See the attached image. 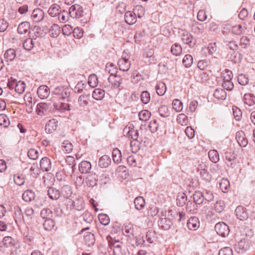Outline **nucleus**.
<instances>
[{"instance_id": "57", "label": "nucleus", "mask_w": 255, "mask_h": 255, "mask_svg": "<svg viewBox=\"0 0 255 255\" xmlns=\"http://www.w3.org/2000/svg\"><path fill=\"white\" fill-rule=\"evenodd\" d=\"M14 210L15 221H21L23 219V216L20 208L19 206H16L14 207Z\"/></svg>"}, {"instance_id": "44", "label": "nucleus", "mask_w": 255, "mask_h": 255, "mask_svg": "<svg viewBox=\"0 0 255 255\" xmlns=\"http://www.w3.org/2000/svg\"><path fill=\"white\" fill-rule=\"evenodd\" d=\"M105 70L110 74V76L116 75L118 72L117 68L112 63L107 64Z\"/></svg>"}, {"instance_id": "38", "label": "nucleus", "mask_w": 255, "mask_h": 255, "mask_svg": "<svg viewBox=\"0 0 255 255\" xmlns=\"http://www.w3.org/2000/svg\"><path fill=\"white\" fill-rule=\"evenodd\" d=\"M197 205L194 202L189 200L187 201L185 208L187 212L194 214L195 213V211L197 209Z\"/></svg>"}, {"instance_id": "20", "label": "nucleus", "mask_w": 255, "mask_h": 255, "mask_svg": "<svg viewBox=\"0 0 255 255\" xmlns=\"http://www.w3.org/2000/svg\"><path fill=\"white\" fill-rule=\"evenodd\" d=\"M226 164L229 167L234 168L236 164V157L234 155H231L230 153H226Z\"/></svg>"}, {"instance_id": "62", "label": "nucleus", "mask_w": 255, "mask_h": 255, "mask_svg": "<svg viewBox=\"0 0 255 255\" xmlns=\"http://www.w3.org/2000/svg\"><path fill=\"white\" fill-rule=\"evenodd\" d=\"M9 121L7 117L4 114H0V125L4 127H7L9 125Z\"/></svg>"}, {"instance_id": "47", "label": "nucleus", "mask_w": 255, "mask_h": 255, "mask_svg": "<svg viewBox=\"0 0 255 255\" xmlns=\"http://www.w3.org/2000/svg\"><path fill=\"white\" fill-rule=\"evenodd\" d=\"M246 29V28L245 26L238 24L233 26L232 31L236 35H240L244 32Z\"/></svg>"}, {"instance_id": "31", "label": "nucleus", "mask_w": 255, "mask_h": 255, "mask_svg": "<svg viewBox=\"0 0 255 255\" xmlns=\"http://www.w3.org/2000/svg\"><path fill=\"white\" fill-rule=\"evenodd\" d=\"M60 6L57 4H54L49 8V15L52 17L56 16L60 14Z\"/></svg>"}, {"instance_id": "40", "label": "nucleus", "mask_w": 255, "mask_h": 255, "mask_svg": "<svg viewBox=\"0 0 255 255\" xmlns=\"http://www.w3.org/2000/svg\"><path fill=\"white\" fill-rule=\"evenodd\" d=\"M187 201V196L185 194L182 193L181 194H179L176 198L177 205L178 206L182 207L183 206Z\"/></svg>"}, {"instance_id": "52", "label": "nucleus", "mask_w": 255, "mask_h": 255, "mask_svg": "<svg viewBox=\"0 0 255 255\" xmlns=\"http://www.w3.org/2000/svg\"><path fill=\"white\" fill-rule=\"evenodd\" d=\"M25 88V84L24 82L19 81L15 85V91L18 94H22L24 92Z\"/></svg>"}, {"instance_id": "7", "label": "nucleus", "mask_w": 255, "mask_h": 255, "mask_svg": "<svg viewBox=\"0 0 255 255\" xmlns=\"http://www.w3.org/2000/svg\"><path fill=\"white\" fill-rule=\"evenodd\" d=\"M44 13L40 8L34 9L31 14V18L33 22H39L44 18Z\"/></svg>"}, {"instance_id": "33", "label": "nucleus", "mask_w": 255, "mask_h": 255, "mask_svg": "<svg viewBox=\"0 0 255 255\" xmlns=\"http://www.w3.org/2000/svg\"><path fill=\"white\" fill-rule=\"evenodd\" d=\"M210 160L213 163H216L219 160V154L215 149L210 150L208 153Z\"/></svg>"}, {"instance_id": "48", "label": "nucleus", "mask_w": 255, "mask_h": 255, "mask_svg": "<svg viewBox=\"0 0 255 255\" xmlns=\"http://www.w3.org/2000/svg\"><path fill=\"white\" fill-rule=\"evenodd\" d=\"M73 146L69 141L66 140L62 142L61 148L66 153H70L73 149Z\"/></svg>"}, {"instance_id": "10", "label": "nucleus", "mask_w": 255, "mask_h": 255, "mask_svg": "<svg viewBox=\"0 0 255 255\" xmlns=\"http://www.w3.org/2000/svg\"><path fill=\"white\" fill-rule=\"evenodd\" d=\"M236 138L239 144L242 147H245L248 144V140L245 137V134L243 131H238L236 133Z\"/></svg>"}, {"instance_id": "61", "label": "nucleus", "mask_w": 255, "mask_h": 255, "mask_svg": "<svg viewBox=\"0 0 255 255\" xmlns=\"http://www.w3.org/2000/svg\"><path fill=\"white\" fill-rule=\"evenodd\" d=\"M86 243L89 246L93 245L95 243V237L94 234L89 233L84 238Z\"/></svg>"}, {"instance_id": "29", "label": "nucleus", "mask_w": 255, "mask_h": 255, "mask_svg": "<svg viewBox=\"0 0 255 255\" xmlns=\"http://www.w3.org/2000/svg\"><path fill=\"white\" fill-rule=\"evenodd\" d=\"M35 198V193L31 190H27L22 194V199L25 202H30Z\"/></svg>"}, {"instance_id": "60", "label": "nucleus", "mask_w": 255, "mask_h": 255, "mask_svg": "<svg viewBox=\"0 0 255 255\" xmlns=\"http://www.w3.org/2000/svg\"><path fill=\"white\" fill-rule=\"evenodd\" d=\"M215 210L218 213H221L225 208V205L224 201L220 200L216 202L215 204Z\"/></svg>"}, {"instance_id": "45", "label": "nucleus", "mask_w": 255, "mask_h": 255, "mask_svg": "<svg viewBox=\"0 0 255 255\" xmlns=\"http://www.w3.org/2000/svg\"><path fill=\"white\" fill-rule=\"evenodd\" d=\"M48 28L46 25L38 27L37 28L35 35L38 37H43L46 36Z\"/></svg>"}, {"instance_id": "9", "label": "nucleus", "mask_w": 255, "mask_h": 255, "mask_svg": "<svg viewBox=\"0 0 255 255\" xmlns=\"http://www.w3.org/2000/svg\"><path fill=\"white\" fill-rule=\"evenodd\" d=\"M173 222L168 218H161L158 221V226L160 229L168 230L171 227Z\"/></svg>"}, {"instance_id": "17", "label": "nucleus", "mask_w": 255, "mask_h": 255, "mask_svg": "<svg viewBox=\"0 0 255 255\" xmlns=\"http://www.w3.org/2000/svg\"><path fill=\"white\" fill-rule=\"evenodd\" d=\"M36 112L38 115L43 116L48 113V105L45 103H40L37 106Z\"/></svg>"}, {"instance_id": "22", "label": "nucleus", "mask_w": 255, "mask_h": 255, "mask_svg": "<svg viewBox=\"0 0 255 255\" xmlns=\"http://www.w3.org/2000/svg\"><path fill=\"white\" fill-rule=\"evenodd\" d=\"M203 193L200 191H196L193 195L194 202L197 205H200L203 203L204 198L203 195Z\"/></svg>"}, {"instance_id": "53", "label": "nucleus", "mask_w": 255, "mask_h": 255, "mask_svg": "<svg viewBox=\"0 0 255 255\" xmlns=\"http://www.w3.org/2000/svg\"><path fill=\"white\" fill-rule=\"evenodd\" d=\"M34 46L33 40L31 38L26 39L23 44V48L27 51L31 50Z\"/></svg>"}, {"instance_id": "5", "label": "nucleus", "mask_w": 255, "mask_h": 255, "mask_svg": "<svg viewBox=\"0 0 255 255\" xmlns=\"http://www.w3.org/2000/svg\"><path fill=\"white\" fill-rule=\"evenodd\" d=\"M124 52L122 58L118 61V64L120 70L128 71L130 67L131 63L128 58H127Z\"/></svg>"}, {"instance_id": "15", "label": "nucleus", "mask_w": 255, "mask_h": 255, "mask_svg": "<svg viewBox=\"0 0 255 255\" xmlns=\"http://www.w3.org/2000/svg\"><path fill=\"white\" fill-rule=\"evenodd\" d=\"M98 175L95 173H90L86 178V182L88 186L93 187L97 185Z\"/></svg>"}, {"instance_id": "12", "label": "nucleus", "mask_w": 255, "mask_h": 255, "mask_svg": "<svg viewBox=\"0 0 255 255\" xmlns=\"http://www.w3.org/2000/svg\"><path fill=\"white\" fill-rule=\"evenodd\" d=\"M125 20L128 24H133L136 21V14L134 12L127 11L125 14Z\"/></svg>"}, {"instance_id": "27", "label": "nucleus", "mask_w": 255, "mask_h": 255, "mask_svg": "<svg viewBox=\"0 0 255 255\" xmlns=\"http://www.w3.org/2000/svg\"><path fill=\"white\" fill-rule=\"evenodd\" d=\"M214 97L219 100H224L227 97L226 92L221 88L217 89L215 90L213 94Z\"/></svg>"}, {"instance_id": "46", "label": "nucleus", "mask_w": 255, "mask_h": 255, "mask_svg": "<svg viewBox=\"0 0 255 255\" xmlns=\"http://www.w3.org/2000/svg\"><path fill=\"white\" fill-rule=\"evenodd\" d=\"M166 85L163 82H160L156 86V93L159 96L163 95L166 92Z\"/></svg>"}, {"instance_id": "3", "label": "nucleus", "mask_w": 255, "mask_h": 255, "mask_svg": "<svg viewBox=\"0 0 255 255\" xmlns=\"http://www.w3.org/2000/svg\"><path fill=\"white\" fill-rule=\"evenodd\" d=\"M215 230L217 233L223 237L228 236L230 233L229 226L224 222H219L215 226Z\"/></svg>"}, {"instance_id": "59", "label": "nucleus", "mask_w": 255, "mask_h": 255, "mask_svg": "<svg viewBox=\"0 0 255 255\" xmlns=\"http://www.w3.org/2000/svg\"><path fill=\"white\" fill-rule=\"evenodd\" d=\"M203 193L204 200L207 201L208 202H211L214 199V195L213 193L208 190H205L202 192Z\"/></svg>"}, {"instance_id": "36", "label": "nucleus", "mask_w": 255, "mask_h": 255, "mask_svg": "<svg viewBox=\"0 0 255 255\" xmlns=\"http://www.w3.org/2000/svg\"><path fill=\"white\" fill-rule=\"evenodd\" d=\"M60 27L57 24H53L50 29H49V33L52 37H56L60 33Z\"/></svg>"}, {"instance_id": "37", "label": "nucleus", "mask_w": 255, "mask_h": 255, "mask_svg": "<svg viewBox=\"0 0 255 255\" xmlns=\"http://www.w3.org/2000/svg\"><path fill=\"white\" fill-rule=\"evenodd\" d=\"M182 51V48L181 45L178 43H175L173 44L171 47V52L175 56L180 55Z\"/></svg>"}, {"instance_id": "14", "label": "nucleus", "mask_w": 255, "mask_h": 255, "mask_svg": "<svg viewBox=\"0 0 255 255\" xmlns=\"http://www.w3.org/2000/svg\"><path fill=\"white\" fill-rule=\"evenodd\" d=\"M111 163V159L109 156L104 155L101 157L98 161V165L101 168H106L109 166Z\"/></svg>"}, {"instance_id": "30", "label": "nucleus", "mask_w": 255, "mask_h": 255, "mask_svg": "<svg viewBox=\"0 0 255 255\" xmlns=\"http://www.w3.org/2000/svg\"><path fill=\"white\" fill-rule=\"evenodd\" d=\"M220 188L224 193H227L230 189V182L227 179L222 178L220 182Z\"/></svg>"}, {"instance_id": "49", "label": "nucleus", "mask_w": 255, "mask_h": 255, "mask_svg": "<svg viewBox=\"0 0 255 255\" xmlns=\"http://www.w3.org/2000/svg\"><path fill=\"white\" fill-rule=\"evenodd\" d=\"M140 140H132L130 142V146L131 148V151L133 153L137 152L140 149V141L142 140L139 139Z\"/></svg>"}, {"instance_id": "23", "label": "nucleus", "mask_w": 255, "mask_h": 255, "mask_svg": "<svg viewBox=\"0 0 255 255\" xmlns=\"http://www.w3.org/2000/svg\"><path fill=\"white\" fill-rule=\"evenodd\" d=\"M30 28V23L24 21L20 23L17 28L18 33L23 34L26 33Z\"/></svg>"}, {"instance_id": "28", "label": "nucleus", "mask_w": 255, "mask_h": 255, "mask_svg": "<svg viewBox=\"0 0 255 255\" xmlns=\"http://www.w3.org/2000/svg\"><path fill=\"white\" fill-rule=\"evenodd\" d=\"M135 208L137 210L142 209L145 206V201L143 197L138 196L134 200Z\"/></svg>"}, {"instance_id": "58", "label": "nucleus", "mask_w": 255, "mask_h": 255, "mask_svg": "<svg viewBox=\"0 0 255 255\" xmlns=\"http://www.w3.org/2000/svg\"><path fill=\"white\" fill-rule=\"evenodd\" d=\"M140 98L141 102L144 104L148 103L150 100V94L146 91H143L141 93Z\"/></svg>"}, {"instance_id": "32", "label": "nucleus", "mask_w": 255, "mask_h": 255, "mask_svg": "<svg viewBox=\"0 0 255 255\" xmlns=\"http://www.w3.org/2000/svg\"><path fill=\"white\" fill-rule=\"evenodd\" d=\"M113 159L115 163H119L122 160V153L117 148L113 149L112 152Z\"/></svg>"}, {"instance_id": "13", "label": "nucleus", "mask_w": 255, "mask_h": 255, "mask_svg": "<svg viewBox=\"0 0 255 255\" xmlns=\"http://www.w3.org/2000/svg\"><path fill=\"white\" fill-rule=\"evenodd\" d=\"M181 39L183 42L191 46L194 44L192 42L193 37L192 35L186 31H184L181 34Z\"/></svg>"}, {"instance_id": "1", "label": "nucleus", "mask_w": 255, "mask_h": 255, "mask_svg": "<svg viewBox=\"0 0 255 255\" xmlns=\"http://www.w3.org/2000/svg\"><path fill=\"white\" fill-rule=\"evenodd\" d=\"M64 90H65V88L63 87H57L55 88L53 92V94L55 95V96L52 97L51 103L49 104L51 106L50 111L57 115L70 110L69 104L61 101L57 102L59 95H60L62 92Z\"/></svg>"}, {"instance_id": "41", "label": "nucleus", "mask_w": 255, "mask_h": 255, "mask_svg": "<svg viewBox=\"0 0 255 255\" xmlns=\"http://www.w3.org/2000/svg\"><path fill=\"white\" fill-rule=\"evenodd\" d=\"M13 178L15 183L18 186L23 185L25 182V177L22 174L17 173L14 175Z\"/></svg>"}, {"instance_id": "26", "label": "nucleus", "mask_w": 255, "mask_h": 255, "mask_svg": "<svg viewBox=\"0 0 255 255\" xmlns=\"http://www.w3.org/2000/svg\"><path fill=\"white\" fill-rule=\"evenodd\" d=\"M149 128L151 132L154 133L158 130H162V127L157 122V120L151 121L149 124Z\"/></svg>"}, {"instance_id": "19", "label": "nucleus", "mask_w": 255, "mask_h": 255, "mask_svg": "<svg viewBox=\"0 0 255 255\" xmlns=\"http://www.w3.org/2000/svg\"><path fill=\"white\" fill-rule=\"evenodd\" d=\"M37 93L40 99H46L48 98V87L45 85L40 86L38 88Z\"/></svg>"}, {"instance_id": "16", "label": "nucleus", "mask_w": 255, "mask_h": 255, "mask_svg": "<svg viewBox=\"0 0 255 255\" xmlns=\"http://www.w3.org/2000/svg\"><path fill=\"white\" fill-rule=\"evenodd\" d=\"M91 167L90 162L87 161H83L79 165V171L83 174L89 173Z\"/></svg>"}, {"instance_id": "8", "label": "nucleus", "mask_w": 255, "mask_h": 255, "mask_svg": "<svg viewBox=\"0 0 255 255\" xmlns=\"http://www.w3.org/2000/svg\"><path fill=\"white\" fill-rule=\"evenodd\" d=\"M109 82L114 88H118L120 87L122 82V78L119 75L110 76L108 78Z\"/></svg>"}, {"instance_id": "55", "label": "nucleus", "mask_w": 255, "mask_h": 255, "mask_svg": "<svg viewBox=\"0 0 255 255\" xmlns=\"http://www.w3.org/2000/svg\"><path fill=\"white\" fill-rule=\"evenodd\" d=\"M98 219L100 223L105 226L108 225L110 223V218L105 214H100Z\"/></svg>"}, {"instance_id": "63", "label": "nucleus", "mask_w": 255, "mask_h": 255, "mask_svg": "<svg viewBox=\"0 0 255 255\" xmlns=\"http://www.w3.org/2000/svg\"><path fill=\"white\" fill-rule=\"evenodd\" d=\"M250 45V39L247 36H242L240 41V45L244 49L247 48Z\"/></svg>"}, {"instance_id": "2", "label": "nucleus", "mask_w": 255, "mask_h": 255, "mask_svg": "<svg viewBox=\"0 0 255 255\" xmlns=\"http://www.w3.org/2000/svg\"><path fill=\"white\" fill-rule=\"evenodd\" d=\"M109 246L113 250L114 255H126L128 250L126 246L119 240L113 239L110 236L107 237Z\"/></svg>"}, {"instance_id": "4", "label": "nucleus", "mask_w": 255, "mask_h": 255, "mask_svg": "<svg viewBox=\"0 0 255 255\" xmlns=\"http://www.w3.org/2000/svg\"><path fill=\"white\" fill-rule=\"evenodd\" d=\"M83 12V9L78 4L72 5L69 9V14L74 18H79Z\"/></svg>"}, {"instance_id": "21", "label": "nucleus", "mask_w": 255, "mask_h": 255, "mask_svg": "<svg viewBox=\"0 0 255 255\" xmlns=\"http://www.w3.org/2000/svg\"><path fill=\"white\" fill-rule=\"evenodd\" d=\"M239 250L242 252L248 250L250 248L249 240L247 239H243L238 242Z\"/></svg>"}, {"instance_id": "25", "label": "nucleus", "mask_w": 255, "mask_h": 255, "mask_svg": "<svg viewBox=\"0 0 255 255\" xmlns=\"http://www.w3.org/2000/svg\"><path fill=\"white\" fill-rule=\"evenodd\" d=\"M244 101L249 106H253L255 104V96L252 94H246L244 96Z\"/></svg>"}, {"instance_id": "42", "label": "nucleus", "mask_w": 255, "mask_h": 255, "mask_svg": "<svg viewBox=\"0 0 255 255\" xmlns=\"http://www.w3.org/2000/svg\"><path fill=\"white\" fill-rule=\"evenodd\" d=\"M159 115L163 118L168 117L170 115L168 108L166 105H162L158 108Z\"/></svg>"}, {"instance_id": "24", "label": "nucleus", "mask_w": 255, "mask_h": 255, "mask_svg": "<svg viewBox=\"0 0 255 255\" xmlns=\"http://www.w3.org/2000/svg\"><path fill=\"white\" fill-rule=\"evenodd\" d=\"M16 57L15 51L14 49L9 48L7 49L4 54V57L7 61H13Z\"/></svg>"}, {"instance_id": "56", "label": "nucleus", "mask_w": 255, "mask_h": 255, "mask_svg": "<svg viewBox=\"0 0 255 255\" xmlns=\"http://www.w3.org/2000/svg\"><path fill=\"white\" fill-rule=\"evenodd\" d=\"M183 64L186 67H189L193 63V57L191 55H186L182 60Z\"/></svg>"}, {"instance_id": "54", "label": "nucleus", "mask_w": 255, "mask_h": 255, "mask_svg": "<svg viewBox=\"0 0 255 255\" xmlns=\"http://www.w3.org/2000/svg\"><path fill=\"white\" fill-rule=\"evenodd\" d=\"M173 108L177 112H180L183 109L182 103L178 99H174L172 102Z\"/></svg>"}, {"instance_id": "51", "label": "nucleus", "mask_w": 255, "mask_h": 255, "mask_svg": "<svg viewBox=\"0 0 255 255\" xmlns=\"http://www.w3.org/2000/svg\"><path fill=\"white\" fill-rule=\"evenodd\" d=\"M177 122L182 126H186L188 123V118L184 114H180L177 116Z\"/></svg>"}, {"instance_id": "39", "label": "nucleus", "mask_w": 255, "mask_h": 255, "mask_svg": "<svg viewBox=\"0 0 255 255\" xmlns=\"http://www.w3.org/2000/svg\"><path fill=\"white\" fill-rule=\"evenodd\" d=\"M60 197V192L53 187H49V198L52 200H57Z\"/></svg>"}, {"instance_id": "50", "label": "nucleus", "mask_w": 255, "mask_h": 255, "mask_svg": "<svg viewBox=\"0 0 255 255\" xmlns=\"http://www.w3.org/2000/svg\"><path fill=\"white\" fill-rule=\"evenodd\" d=\"M14 240L10 236L4 237L2 240V244L5 247H11L14 245Z\"/></svg>"}, {"instance_id": "34", "label": "nucleus", "mask_w": 255, "mask_h": 255, "mask_svg": "<svg viewBox=\"0 0 255 255\" xmlns=\"http://www.w3.org/2000/svg\"><path fill=\"white\" fill-rule=\"evenodd\" d=\"M61 193L66 198L71 197L73 193L71 187L68 185L63 186L61 188Z\"/></svg>"}, {"instance_id": "35", "label": "nucleus", "mask_w": 255, "mask_h": 255, "mask_svg": "<svg viewBox=\"0 0 255 255\" xmlns=\"http://www.w3.org/2000/svg\"><path fill=\"white\" fill-rule=\"evenodd\" d=\"M105 96V91L101 89H95L92 93V97L97 100L103 99Z\"/></svg>"}, {"instance_id": "6", "label": "nucleus", "mask_w": 255, "mask_h": 255, "mask_svg": "<svg viewBox=\"0 0 255 255\" xmlns=\"http://www.w3.org/2000/svg\"><path fill=\"white\" fill-rule=\"evenodd\" d=\"M235 212L237 218L241 221H245L248 218V214L247 213L246 209L242 206H238Z\"/></svg>"}, {"instance_id": "18", "label": "nucleus", "mask_w": 255, "mask_h": 255, "mask_svg": "<svg viewBox=\"0 0 255 255\" xmlns=\"http://www.w3.org/2000/svg\"><path fill=\"white\" fill-rule=\"evenodd\" d=\"M72 205L75 209L81 211L85 208V203L82 198H76L73 201Z\"/></svg>"}, {"instance_id": "43", "label": "nucleus", "mask_w": 255, "mask_h": 255, "mask_svg": "<svg viewBox=\"0 0 255 255\" xmlns=\"http://www.w3.org/2000/svg\"><path fill=\"white\" fill-rule=\"evenodd\" d=\"M139 119L142 121H147L151 117V113L148 110H142L138 113Z\"/></svg>"}, {"instance_id": "11", "label": "nucleus", "mask_w": 255, "mask_h": 255, "mask_svg": "<svg viewBox=\"0 0 255 255\" xmlns=\"http://www.w3.org/2000/svg\"><path fill=\"white\" fill-rule=\"evenodd\" d=\"M199 219L196 217H190L187 223V226L189 230H196L199 227Z\"/></svg>"}, {"instance_id": "64", "label": "nucleus", "mask_w": 255, "mask_h": 255, "mask_svg": "<svg viewBox=\"0 0 255 255\" xmlns=\"http://www.w3.org/2000/svg\"><path fill=\"white\" fill-rule=\"evenodd\" d=\"M218 255H233V250L230 247L223 248L219 251Z\"/></svg>"}]
</instances>
